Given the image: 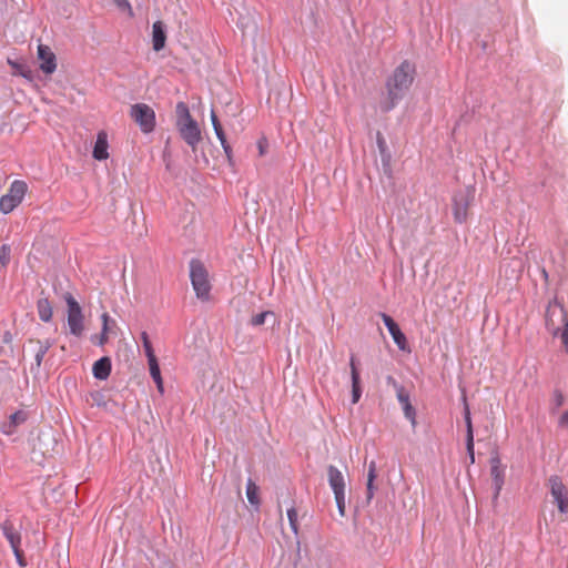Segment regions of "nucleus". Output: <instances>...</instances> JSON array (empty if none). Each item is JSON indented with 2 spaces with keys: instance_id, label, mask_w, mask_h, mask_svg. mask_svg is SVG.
Instances as JSON below:
<instances>
[{
  "instance_id": "f257e3e1",
  "label": "nucleus",
  "mask_w": 568,
  "mask_h": 568,
  "mask_svg": "<svg viewBox=\"0 0 568 568\" xmlns=\"http://www.w3.org/2000/svg\"><path fill=\"white\" fill-rule=\"evenodd\" d=\"M415 75V63L408 60H404L395 68L385 83L387 100L382 106L385 112L393 110L404 99L414 82Z\"/></svg>"
},
{
  "instance_id": "f03ea898",
  "label": "nucleus",
  "mask_w": 568,
  "mask_h": 568,
  "mask_svg": "<svg viewBox=\"0 0 568 568\" xmlns=\"http://www.w3.org/2000/svg\"><path fill=\"white\" fill-rule=\"evenodd\" d=\"M190 278L196 297L202 301H209L211 292L209 273L204 264L197 258L190 261Z\"/></svg>"
},
{
  "instance_id": "7ed1b4c3",
  "label": "nucleus",
  "mask_w": 568,
  "mask_h": 568,
  "mask_svg": "<svg viewBox=\"0 0 568 568\" xmlns=\"http://www.w3.org/2000/svg\"><path fill=\"white\" fill-rule=\"evenodd\" d=\"M63 298L68 306V326L70 333L77 337H80L84 332V316L82 308L73 295L67 292Z\"/></svg>"
},
{
  "instance_id": "20e7f679",
  "label": "nucleus",
  "mask_w": 568,
  "mask_h": 568,
  "mask_svg": "<svg viewBox=\"0 0 568 568\" xmlns=\"http://www.w3.org/2000/svg\"><path fill=\"white\" fill-rule=\"evenodd\" d=\"M27 190L26 182L14 181L9 192L0 197V211L4 214L12 212L22 202Z\"/></svg>"
},
{
  "instance_id": "39448f33",
  "label": "nucleus",
  "mask_w": 568,
  "mask_h": 568,
  "mask_svg": "<svg viewBox=\"0 0 568 568\" xmlns=\"http://www.w3.org/2000/svg\"><path fill=\"white\" fill-rule=\"evenodd\" d=\"M130 115L138 123L142 132L150 133L154 130L155 113L150 105L145 103L133 104Z\"/></svg>"
},
{
  "instance_id": "423d86ee",
  "label": "nucleus",
  "mask_w": 568,
  "mask_h": 568,
  "mask_svg": "<svg viewBox=\"0 0 568 568\" xmlns=\"http://www.w3.org/2000/svg\"><path fill=\"white\" fill-rule=\"evenodd\" d=\"M474 192L473 187H466L454 194L453 211L457 223H464L467 220V211L474 200Z\"/></svg>"
},
{
  "instance_id": "0eeeda50",
  "label": "nucleus",
  "mask_w": 568,
  "mask_h": 568,
  "mask_svg": "<svg viewBox=\"0 0 568 568\" xmlns=\"http://www.w3.org/2000/svg\"><path fill=\"white\" fill-rule=\"evenodd\" d=\"M176 128L182 140L192 149L193 152H196L197 145L202 140L197 122L192 119L186 122L179 123Z\"/></svg>"
},
{
  "instance_id": "6e6552de",
  "label": "nucleus",
  "mask_w": 568,
  "mask_h": 568,
  "mask_svg": "<svg viewBox=\"0 0 568 568\" xmlns=\"http://www.w3.org/2000/svg\"><path fill=\"white\" fill-rule=\"evenodd\" d=\"M550 494L561 514L568 513V490L557 475L549 478Z\"/></svg>"
},
{
  "instance_id": "1a4fd4ad",
  "label": "nucleus",
  "mask_w": 568,
  "mask_h": 568,
  "mask_svg": "<svg viewBox=\"0 0 568 568\" xmlns=\"http://www.w3.org/2000/svg\"><path fill=\"white\" fill-rule=\"evenodd\" d=\"M381 317L383 323L387 327L390 336L393 337L394 343L400 351H406L407 348V338L405 334L399 328L398 324L386 313H381Z\"/></svg>"
},
{
  "instance_id": "9d476101",
  "label": "nucleus",
  "mask_w": 568,
  "mask_h": 568,
  "mask_svg": "<svg viewBox=\"0 0 568 568\" xmlns=\"http://www.w3.org/2000/svg\"><path fill=\"white\" fill-rule=\"evenodd\" d=\"M38 59L40 70L45 74H52L57 69V58L52 50L44 44L38 45Z\"/></svg>"
},
{
  "instance_id": "9b49d317",
  "label": "nucleus",
  "mask_w": 568,
  "mask_h": 568,
  "mask_svg": "<svg viewBox=\"0 0 568 568\" xmlns=\"http://www.w3.org/2000/svg\"><path fill=\"white\" fill-rule=\"evenodd\" d=\"M490 475L493 478L494 485V499H498L501 488L505 481V473L501 468V462L498 456H493L490 458Z\"/></svg>"
},
{
  "instance_id": "f8f14e48",
  "label": "nucleus",
  "mask_w": 568,
  "mask_h": 568,
  "mask_svg": "<svg viewBox=\"0 0 568 568\" xmlns=\"http://www.w3.org/2000/svg\"><path fill=\"white\" fill-rule=\"evenodd\" d=\"M396 397L402 406L404 416L410 422L413 428L416 427V409L410 403L409 394L404 387H397Z\"/></svg>"
},
{
  "instance_id": "ddd939ff",
  "label": "nucleus",
  "mask_w": 568,
  "mask_h": 568,
  "mask_svg": "<svg viewBox=\"0 0 568 568\" xmlns=\"http://www.w3.org/2000/svg\"><path fill=\"white\" fill-rule=\"evenodd\" d=\"M357 359L355 355H351L349 358V367H351V379H352V403L356 404L359 402L362 397V385H361V375L357 367Z\"/></svg>"
},
{
  "instance_id": "4468645a",
  "label": "nucleus",
  "mask_w": 568,
  "mask_h": 568,
  "mask_svg": "<svg viewBox=\"0 0 568 568\" xmlns=\"http://www.w3.org/2000/svg\"><path fill=\"white\" fill-rule=\"evenodd\" d=\"M327 480L334 495L345 493V478L342 471L336 466H327Z\"/></svg>"
},
{
  "instance_id": "2eb2a0df",
  "label": "nucleus",
  "mask_w": 568,
  "mask_h": 568,
  "mask_svg": "<svg viewBox=\"0 0 568 568\" xmlns=\"http://www.w3.org/2000/svg\"><path fill=\"white\" fill-rule=\"evenodd\" d=\"M166 43V26L163 21H155L152 26V48L155 52L164 49Z\"/></svg>"
},
{
  "instance_id": "dca6fc26",
  "label": "nucleus",
  "mask_w": 568,
  "mask_h": 568,
  "mask_svg": "<svg viewBox=\"0 0 568 568\" xmlns=\"http://www.w3.org/2000/svg\"><path fill=\"white\" fill-rule=\"evenodd\" d=\"M0 529L4 536V538L8 540V542L10 544L11 548H18L20 547L21 545V534L20 531L14 527V525L12 524V521L10 520H4L1 525H0Z\"/></svg>"
},
{
  "instance_id": "f3484780",
  "label": "nucleus",
  "mask_w": 568,
  "mask_h": 568,
  "mask_svg": "<svg viewBox=\"0 0 568 568\" xmlns=\"http://www.w3.org/2000/svg\"><path fill=\"white\" fill-rule=\"evenodd\" d=\"M112 363L111 358L108 356H103L94 362L92 366V374L94 378L99 381H105L111 374Z\"/></svg>"
},
{
  "instance_id": "a211bd4d",
  "label": "nucleus",
  "mask_w": 568,
  "mask_h": 568,
  "mask_svg": "<svg viewBox=\"0 0 568 568\" xmlns=\"http://www.w3.org/2000/svg\"><path fill=\"white\" fill-rule=\"evenodd\" d=\"M28 419V413L24 410H17L9 416V420L3 423L2 432L7 435H11L16 432V428L23 424Z\"/></svg>"
},
{
  "instance_id": "6ab92c4d",
  "label": "nucleus",
  "mask_w": 568,
  "mask_h": 568,
  "mask_svg": "<svg viewBox=\"0 0 568 568\" xmlns=\"http://www.w3.org/2000/svg\"><path fill=\"white\" fill-rule=\"evenodd\" d=\"M92 155L98 161L108 159V156H109L108 140H106V134L104 132L98 133Z\"/></svg>"
},
{
  "instance_id": "aec40b11",
  "label": "nucleus",
  "mask_w": 568,
  "mask_h": 568,
  "mask_svg": "<svg viewBox=\"0 0 568 568\" xmlns=\"http://www.w3.org/2000/svg\"><path fill=\"white\" fill-rule=\"evenodd\" d=\"M7 63L11 67L13 75H20L29 81L33 80V71L29 68L28 64L11 58L7 59Z\"/></svg>"
},
{
  "instance_id": "412c9836",
  "label": "nucleus",
  "mask_w": 568,
  "mask_h": 568,
  "mask_svg": "<svg viewBox=\"0 0 568 568\" xmlns=\"http://www.w3.org/2000/svg\"><path fill=\"white\" fill-rule=\"evenodd\" d=\"M556 308L559 310L562 317H566V310H565L564 303L559 302L557 297H554V300L548 303V306L546 310L545 320H546L547 328H550V326H555L552 317L555 315Z\"/></svg>"
},
{
  "instance_id": "4be33fe9",
  "label": "nucleus",
  "mask_w": 568,
  "mask_h": 568,
  "mask_svg": "<svg viewBox=\"0 0 568 568\" xmlns=\"http://www.w3.org/2000/svg\"><path fill=\"white\" fill-rule=\"evenodd\" d=\"M376 476H377L376 475V463L374 460H372L368 465L367 483H366V499L368 503L373 499L374 494L377 489L374 484Z\"/></svg>"
},
{
  "instance_id": "5701e85b",
  "label": "nucleus",
  "mask_w": 568,
  "mask_h": 568,
  "mask_svg": "<svg viewBox=\"0 0 568 568\" xmlns=\"http://www.w3.org/2000/svg\"><path fill=\"white\" fill-rule=\"evenodd\" d=\"M37 311L42 322H50L52 320V305L47 297L39 298L37 302Z\"/></svg>"
},
{
  "instance_id": "b1692460",
  "label": "nucleus",
  "mask_w": 568,
  "mask_h": 568,
  "mask_svg": "<svg viewBox=\"0 0 568 568\" xmlns=\"http://www.w3.org/2000/svg\"><path fill=\"white\" fill-rule=\"evenodd\" d=\"M463 403H464V420L466 425V439H474V427L471 422V415H470V408L467 403V398L464 395L463 396Z\"/></svg>"
},
{
  "instance_id": "393cba45",
  "label": "nucleus",
  "mask_w": 568,
  "mask_h": 568,
  "mask_svg": "<svg viewBox=\"0 0 568 568\" xmlns=\"http://www.w3.org/2000/svg\"><path fill=\"white\" fill-rule=\"evenodd\" d=\"M149 369H150V375L153 378L154 383L156 384L159 392L163 393L164 392L163 379L161 376V371H160V365L158 363V359L149 362Z\"/></svg>"
},
{
  "instance_id": "a878e982",
  "label": "nucleus",
  "mask_w": 568,
  "mask_h": 568,
  "mask_svg": "<svg viewBox=\"0 0 568 568\" xmlns=\"http://www.w3.org/2000/svg\"><path fill=\"white\" fill-rule=\"evenodd\" d=\"M176 111V125L182 122H186L189 120H192V115L190 113L189 106L184 102H179L175 108Z\"/></svg>"
},
{
  "instance_id": "bb28decb",
  "label": "nucleus",
  "mask_w": 568,
  "mask_h": 568,
  "mask_svg": "<svg viewBox=\"0 0 568 568\" xmlns=\"http://www.w3.org/2000/svg\"><path fill=\"white\" fill-rule=\"evenodd\" d=\"M141 338H142V342H143L144 353H145V355L148 357V363L152 362V361H155L156 356L154 354L153 346H152L151 341L149 339L148 334L145 332H143L141 334Z\"/></svg>"
},
{
  "instance_id": "cd10ccee",
  "label": "nucleus",
  "mask_w": 568,
  "mask_h": 568,
  "mask_svg": "<svg viewBox=\"0 0 568 568\" xmlns=\"http://www.w3.org/2000/svg\"><path fill=\"white\" fill-rule=\"evenodd\" d=\"M90 398L92 400V406L103 407L105 408L108 405L106 397L103 392L94 390L90 393Z\"/></svg>"
},
{
  "instance_id": "c85d7f7f",
  "label": "nucleus",
  "mask_w": 568,
  "mask_h": 568,
  "mask_svg": "<svg viewBox=\"0 0 568 568\" xmlns=\"http://www.w3.org/2000/svg\"><path fill=\"white\" fill-rule=\"evenodd\" d=\"M379 154H381L383 173L387 176H390L392 175V168H390L392 155L388 150L384 151V152H379Z\"/></svg>"
},
{
  "instance_id": "c756f323",
  "label": "nucleus",
  "mask_w": 568,
  "mask_h": 568,
  "mask_svg": "<svg viewBox=\"0 0 568 568\" xmlns=\"http://www.w3.org/2000/svg\"><path fill=\"white\" fill-rule=\"evenodd\" d=\"M48 352L37 346V351L34 354V362L36 364L31 366V373H39V369L41 367L42 361Z\"/></svg>"
},
{
  "instance_id": "7c9ffc66",
  "label": "nucleus",
  "mask_w": 568,
  "mask_h": 568,
  "mask_svg": "<svg viewBox=\"0 0 568 568\" xmlns=\"http://www.w3.org/2000/svg\"><path fill=\"white\" fill-rule=\"evenodd\" d=\"M211 122L217 139H222L225 135L224 130L220 123V120L214 111L211 112Z\"/></svg>"
},
{
  "instance_id": "2f4dec72",
  "label": "nucleus",
  "mask_w": 568,
  "mask_h": 568,
  "mask_svg": "<svg viewBox=\"0 0 568 568\" xmlns=\"http://www.w3.org/2000/svg\"><path fill=\"white\" fill-rule=\"evenodd\" d=\"M256 490H257V488H256L255 485H253L251 483L247 485L246 496H247V499H248L250 504H252V505H257L258 504V498H257Z\"/></svg>"
},
{
  "instance_id": "473e14b6",
  "label": "nucleus",
  "mask_w": 568,
  "mask_h": 568,
  "mask_svg": "<svg viewBox=\"0 0 568 568\" xmlns=\"http://www.w3.org/2000/svg\"><path fill=\"white\" fill-rule=\"evenodd\" d=\"M287 518L290 521V526L292 530L297 534L298 525H297V511L295 508L287 509Z\"/></svg>"
},
{
  "instance_id": "72a5a7b5",
  "label": "nucleus",
  "mask_w": 568,
  "mask_h": 568,
  "mask_svg": "<svg viewBox=\"0 0 568 568\" xmlns=\"http://www.w3.org/2000/svg\"><path fill=\"white\" fill-rule=\"evenodd\" d=\"M29 343L30 344H36L37 346H39L40 348L44 349L45 352H48L54 344V341L53 339H50V338H47L44 341H41V339H29Z\"/></svg>"
},
{
  "instance_id": "f704fd0d",
  "label": "nucleus",
  "mask_w": 568,
  "mask_h": 568,
  "mask_svg": "<svg viewBox=\"0 0 568 568\" xmlns=\"http://www.w3.org/2000/svg\"><path fill=\"white\" fill-rule=\"evenodd\" d=\"M11 248L7 244L0 246V262L6 265L10 261Z\"/></svg>"
},
{
  "instance_id": "c9c22d12",
  "label": "nucleus",
  "mask_w": 568,
  "mask_h": 568,
  "mask_svg": "<svg viewBox=\"0 0 568 568\" xmlns=\"http://www.w3.org/2000/svg\"><path fill=\"white\" fill-rule=\"evenodd\" d=\"M336 506L341 516H345V493L334 495Z\"/></svg>"
},
{
  "instance_id": "e433bc0d",
  "label": "nucleus",
  "mask_w": 568,
  "mask_h": 568,
  "mask_svg": "<svg viewBox=\"0 0 568 568\" xmlns=\"http://www.w3.org/2000/svg\"><path fill=\"white\" fill-rule=\"evenodd\" d=\"M270 314H272V313L271 312H262V313L254 315L251 320V324L253 326L263 325L265 323L266 316Z\"/></svg>"
},
{
  "instance_id": "4c0bfd02",
  "label": "nucleus",
  "mask_w": 568,
  "mask_h": 568,
  "mask_svg": "<svg viewBox=\"0 0 568 568\" xmlns=\"http://www.w3.org/2000/svg\"><path fill=\"white\" fill-rule=\"evenodd\" d=\"M12 551L14 554V557H16V560H17L18 565L20 567H26L27 566V560L24 558V554L21 550V548L20 547L13 548Z\"/></svg>"
},
{
  "instance_id": "58836bf2",
  "label": "nucleus",
  "mask_w": 568,
  "mask_h": 568,
  "mask_svg": "<svg viewBox=\"0 0 568 568\" xmlns=\"http://www.w3.org/2000/svg\"><path fill=\"white\" fill-rule=\"evenodd\" d=\"M466 450L469 458V464L475 463V450H474V439H466Z\"/></svg>"
},
{
  "instance_id": "ea45409f",
  "label": "nucleus",
  "mask_w": 568,
  "mask_h": 568,
  "mask_svg": "<svg viewBox=\"0 0 568 568\" xmlns=\"http://www.w3.org/2000/svg\"><path fill=\"white\" fill-rule=\"evenodd\" d=\"M560 338H561L565 352L568 354V321L565 323L564 328L560 332Z\"/></svg>"
},
{
  "instance_id": "a19ab883",
  "label": "nucleus",
  "mask_w": 568,
  "mask_h": 568,
  "mask_svg": "<svg viewBox=\"0 0 568 568\" xmlns=\"http://www.w3.org/2000/svg\"><path fill=\"white\" fill-rule=\"evenodd\" d=\"M377 146H378L379 152H384V151L388 150L386 141L379 132L377 133Z\"/></svg>"
},
{
  "instance_id": "79ce46f5",
  "label": "nucleus",
  "mask_w": 568,
  "mask_h": 568,
  "mask_svg": "<svg viewBox=\"0 0 568 568\" xmlns=\"http://www.w3.org/2000/svg\"><path fill=\"white\" fill-rule=\"evenodd\" d=\"M101 320H102V329L101 331H104V333H108L109 332V321H110L109 314L103 313L101 315Z\"/></svg>"
},
{
  "instance_id": "37998d69",
  "label": "nucleus",
  "mask_w": 568,
  "mask_h": 568,
  "mask_svg": "<svg viewBox=\"0 0 568 568\" xmlns=\"http://www.w3.org/2000/svg\"><path fill=\"white\" fill-rule=\"evenodd\" d=\"M114 3L122 10H130L131 11V4L128 0H113Z\"/></svg>"
},
{
  "instance_id": "c03bdc74",
  "label": "nucleus",
  "mask_w": 568,
  "mask_h": 568,
  "mask_svg": "<svg viewBox=\"0 0 568 568\" xmlns=\"http://www.w3.org/2000/svg\"><path fill=\"white\" fill-rule=\"evenodd\" d=\"M560 427L568 428V409L561 415L558 422Z\"/></svg>"
},
{
  "instance_id": "a18cd8bd",
  "label": "nucleus",
  "mask_w": 568,
  "mask_h": 568,
  "mask_svg": "<svg viewBox=\"0 0 568 568\" xmlns=\"http://www.w3.org/2000/svg\"><path fill=\"white\" fill-rule=\"evenodd\" d=\"M225 156L227 159V162L232 165L233 164V152L231 146H225L224 149Z\"/></svg>"
},
{
  "instance_id": "49530a36",
  "label": "nucleus",
  "mask_w": 568,
  "mask_h": 568,
  "mask_svg": "<svg viewBox=\"0 0 568 568\" xmlns=\"http://www.w3.org/2000/svg\"><path fill=\"white\" fill-rule=\"evenodd\" d=\"M106 341H108V333H104V331H101L100 335L98 336L97 344L102 346L106 343Z\"/></svg>"
},
{
  "instance_id": "de8ad7c7",
  "label": "nucleus",
  "mask_w": 568,
  "mask_h": 568,
  "mask_svg": "<svg viewBox=\"0 0 568 568\" xmlns=\"http://www.w3.org/2000/svg\"><path fill=\"white\" fill-rule=\"evenodd\" d=\"M12 339H13L12 334H11L9 331H6V332L3 333V336H2V342H3L4 344H11V343H12Z\"/></svg>"
},
{
  "instance_id": "09e8293b",
  "label": "nucleus",
  "mask_w": 568,
  "mask_h": 568,
  "mask_svg": "<svg viewBox=\"0 0 568 568\" xmlns=\"http://www.w3.org/2000/svg\"><path fill=\"white\" fill-rule=\"evenodd\" d=\"M556 403L558 406L562 405L564 397L562 394L559 390L555 392Z\"/></svg>"
},
{
  "instance_id": "8fccbe9b",
  "label": "nucleus",
  "mask_w": 568,
  "mask_h": 568,
  "mask_svg": "<svg viewBox=\"0 0 568 568\" xmlns=\"http://www.w3.org/2000/svg\"><path fill=\"white\" fill-rule=\"evenodd\" d=\"M387 383L393 385L395 387V389L397 390V387H403L402 385H399L396 379L393 377V376H388L387 377Z\"/></svg>"
},
{
  "instance_id": "3c124183",
  "label": "nucleus",
  "mask_w": 568,
  "mask_h": 568,
  "mask_svg": "<svg viewBox=\"0 0 568 568\" xmlns=\"http://www.w3.org/2000/svg\"><path fill=\"white\" fill-rule=\"evenodd\" d=\"M219 141H220V143H221V145H222V148H223V149H224L225 146H231V145L229 144V142H227V140H226V136H225V135H223V138H222V139H219Z\"/></svg>"
},
{
  "instance_id": "603ef678",
  "label": "nucleus",
  "mask_w": 568,
  "mask_h": 568,
  "mask_svg": "<svg viewBox=\"0 0 568 568\" xmlns=\"http://www.w3.org/2000/svg\"><path fill=\"white\" fill-rule=\"evenodd\" d=\"M258 149H260V154L263 155L265 151L261 143L258 144Z\"/></svg>"
},
{
  "instance_id": "864d4df0",
  "label": "nucleus",
  "mask_w": 568,
  "mask_h": 568,
  "mask_svg": "<svg viewBox=\"0 0 568 568\" xmlns=\"http://www.w3.org/2000/svg\"><path fill=\"white\" fill-rule=\"evenodd\" d=\"M559 332H560V329L558 327H554V329H552L554 335H557Z\"/></svg>"
},
{
  "instance_id": "5fc2aeb1",
  "label": "nucleus",
  "mask_w": 568,
  "mask_h": 568,
  "mask_svg": "<svg viewBox=\"0 0 568 568\" xmlns=\"http://www.w3.org/2000/svg\"><path fill=\"white\" fill-rule=\"evenodd\" d=\"M542 274L547 278L548 274H547V272L545 270L542 271Z\"/></svg>"
}]
</instances>
